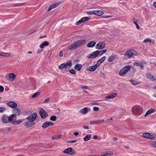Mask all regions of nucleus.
Masks as SVG:
<instances>
[{
	"instance_id": "a211bd4d",
	"label": "nucleus",
	"mask_w": 156,
	"mask_h": 156,
	"mask_svg": "<svg viewBox=\"0 0 156 156\" xmlns=\"http://www.w3.org/2000/svg\"><path fill=\"white\" fill-rule=\"evenodd\" d=\"M147 77L152 80H156V77L152 75L150 73H148L146 75Z\"/></svg>"
},
{
	"instance_id": "393cba45",
	"label": "nucleus",
	"mask_w": 156,
	"mask_h": 156,
	"mask_svg": "<svg viewBox=\"0 0 156 156\" xmlns=\"http://www.w3.org/2000/svg\"><path fill=\"white\" fill-rule=\"evenodd\" d=\"M155 111V110L153 109H150L145 114L144 116H147L151 114L152 113L154 112Z\"/></svg>"
},
{
	"instance_id": "4be33fe9",
	"label": "nucleus",
	"mask_w": 156,
	"mask_h": 156,
	"mask_svg": "<svg viewBox=\"0 0 156 156\" xmlns=\"http://www.w3.org/2000/svg\"><path fill=\"white\" fill-rule=\"evenodd\" d=\"M106 57L104 56L101 59L98 60L97 62V63L96 64L98 66H99L103 62L105 59Z\"/></svg>"
},
{
	"instance_id": "6e6552de",
	"label": "nucleus",
	"mask_w": 156,
	"mask_h": 156,
	"mask_svg": "<svg viewBox=\"0 0 156 156\" xmlns=\"http://www.w3.org/2000/svg\"><path fill=\"white\" fill-rule=\"evenodd\" d=\"M100 53V52L99 51H96L87 55V58L89 59L95 58L99 55Z\"/></svg>"
},
{
	"instance_id": "f8f14e48",
	"label": "nucleus",
	"mask_w": 156,
	"mask_h": 156,
	"mask_svg": "<svg viewBox=\"0 0 156 156\" xmlns=\"http://www.w3.org/2000/svg\"><path fill=\"white\" fill-rule=\"evenodd\" d=\"M39 113L41 118L42 119H44L48 116V113L43 108H41V110H40Z\"/></svg>"
},
{
	"instance_id": "09e8293b",
	"label": "nucleus",
	"mask_w": 156,
	"mask_h": 156,
	"mask_svg": "<svg viewBox=\"0 0 156 156\" xmlns=\"http://www.w3.org/2000/svg\"><path fill=\"white\" fill-rule=\"evenodd\" d=\"M82 23H83V22L81 19L76 23V25H79Z\"/></svg>"
},
{
	"instance_id": "f704fd0d",
	"label": "nucleus",
	"mask_w": 156,
	"mask_h": 156,
	"mask_svg": "<svg viewBox=\"0 0 156 156\" xmlns=\"http://www.w3.org/2000/svg\"><path fill=\"white\" fill-rule=\"evenodd\" d=\"M90 17H85L82 18L81 19L82 21L83 22L87 21L90 20Z\"/></svg>"
},
{
	"instance_id": "20e7f679",
	"label": "nucleus",
	"mask_w": 156,
	"mask_h": 156,
	"mask_svg": "<svg viewBox=\"0 0 156 156\" xmlns=\"http://www.w3.org/2000/svg\"><path fill=\"white\" fill-rule=\"evenodd\" d=\"M131 66H125L121 69L119 72V74L121 76H123L127 73V72L130 69Z\"/></svg>"
},
{
	"instance_id": "4468645a",
	"label": "nucleus",
	"mask_w": 156,
	"mask_h": 156,
	"mask_svg": "<svg viewBox=\"0 0 156 156\" xmlns=\"http://www.w3.org/2000/svg\"><path fill=\"white\" fill-rule=\"evenodd\" d=\"M53 125L54 123L51 122L50 121L46 122L43 124L42 127L43 129H46L49 126H53Z\"/></svg>"
},
{
	"instance_id": "0eeeda50",
	"label": "nucleus",
	"mask_w": 156,
	"mask_h": 156,
	"mask_svg": "<svg viewBox=\"0 0 156 156\" xmlns=\"http://www.w3.org/2000/svg\"><path fill=\"white\" fill-rule=\"evenodd\" d=\"M63 152L64 153L68 154L70 155H74L76 153V152L74 150H73L72 148L70 147H69L65 150L63 151Z\"/></svg>"
},
{
	"instance_id": "7c9ffc66",
	"label": "nucleus",
	"mask_w": 156,
	"mask_h": 156,
	"mask_svg": "<svg viewBox=\"0 0 156 156\" xmlns=\"http://www.w3.org/2000/svg\"><path fill=\"white\" fill-rule=\"evenodd\" d=\"M11 55V54L9 53H6L5 52H1L0 53V56H7L9 57Z\"/></svg>"
},
{
	"instance_id": "a878e982",
	"label": "nucleus",
	"mask_w": 156,
	"mask_h": 156,
	"mask_svg": "<svg viewBox=\"0 0 156 156\" xmlns=\"http://www.w3.org/2000/svg\"><path fill=\"white\" fill-rule=\"evenodd\" d=\"M49 42L48 41H45L43 42L40 45V47L41 48H42L44 46H48L49 45Z\"/></svg>"
},
{
	"instance_id": "e433bc0d",
	"label": "nucleus",
	"mask_w": 156,
	"mask_h": 156,
	"mask_svg": "<svg viewBox=\"0 0 156 156\" xmlns=\"http://www.w3.org/2000/svg\"><path fill=\"white\" fill-rule=\"evenodd\" d=\"M62 136V135H58L54 136L52 137V139L53 140L54 139H58L59 138H61Z\"/></svg>"
},
{
	"instance_id": "c85d7f7f",
	"label": "nucleus",
	"mask_w": 156,
	"mask_h": 156,
	"mask_svg": "<svg viewBox=\"0 0 156 156\" xmlns=\"http://www.w3.org/2000/svg\"><path fill=\"white\" fill-rule=\"evenodd\" d=\"M88 112V108L85 107L80 110V112L81 114H86Z\"/></svg>"
},
{
	"instance_id": "37998d69",
	"label": "nucleus",
	"mask_w": 156,
	"mask_h": 156,
	"mask_svg": "<svg viewBox=\"0 0 156 156\" xmlns=\"http://www.w3.org/2000/svg\"><path fill=\"white\" fill-rule=\"evenodd\" d=\"M64 68H65V64L64 63L62 64L58 67V68L60 69H62Z\"/></svg>"
},
{
	"instance_id": "338daca9",
	"label": "nucleus",
	"mask_w": 156,
	"mask_h": 156,
	"mask_svg": "<svg viewBox=\"0 0 156 156\" xmlns=\"http://www.w3.org/2000/svg\"><path fill=\"white\" fill-rule=\"evenodd\" d=\"M117 139V137H114L113 138V140L114 141H116Z\"/></svg>"
},
{
	"instance_id": "473e14b6",
	"label": "nucleus",
	"mask_w": 156,
	"mask_h": 156,
	"mask_svg": "<svg viewBox=\"0 0 156 156\" xmlns=\"http://www.w3.org/2000/svg\"><path fill=\"white\" fill-rule=\"evenodd\" d=\"M23 120H19L12 122L13 125H17L20 124L23 121Z\"/></svg>"
},
{
	"instance_id": "423d86ee",
	"label": "nucleus",
	"mask_w": 156,
	"mask_h": 156,
	"mask_svg": "<svg viewBox=\"0 0 156 156\" xmlns=\"http://www.w3.org/2000/svg\"><path fill=\"white\" fill-rule=\"evenodd\" d=\"M37 116V114L36 112H34L27 117L26 119L29 121L34 122Z\"/></svg>"
},
{
	"instance_id": "c756f323",
	"label": "nucleus",
	"mask_w": 156,
	"mask_h": 156,
	"mask_svg": "<svg viewBox=\"0 0 156 156\" xmlns=\"http://www.w3.org/2000/svg\"><path fill=\"white\" fill-rule=\"evenodd\" d=\"M134 65L135 66H138L140 67L142 69H143L144 68V65L141 63H139L138 62H135L134 63Z\"/></svg>"
},
{
	"instance_id": "603ef678",
	"label": "nucleus",
	"mask_w": 156,
	"mask_h": 156,
	"mask_svg": "<svg viewBox=\"0 0 156 156\" xmlns=\"http://www.w3.org/2000/svg\"><path fill=\"white\" fill-rule=\"evenodd\" d=\"M98 120H97L96 121H93L91 122H90V124H96V123H98Z\"/></svg>"
},
{
	"instance_id": "4c0bfd02",
	"label": "nucleus",
	"mask_w": 156,
	"mask_h": 156,
	"mask_svg": "<svg viewBox=\"0 0 156 156\" xmlns=\"http://www.w3.org/2000/svg\"><path fill=\"white\" fill-rule=\"evenodd\" d=\"M150 145L152 147H156V141H153L151 142Z\"/></svg>"
},
{
	"instance_id": "f03ea898",
	"label": "nucleus",
	"mask_w": 156,
	"mask_h": 156,
	"mask_svg": "<svg viewBox=\"0 0 156 156\" xmlns=\"http://www.w3.org/2000/svg\"><path fill=\"white\" fill-rule=\"evenodd\" d=\"M132 112L135 115H140L143 110V108L139 105H136L133 106L131 109Z\"/></svg>"
},
{
	"instance_id": "0e129e2a",
	"label": "nucleus",
	"mask_w": 156,
	"mask_h": 156,
	"mask_svg": "<svg viewBox=\"0 0 156 156\" xmlns=\"http://www.w3.org/2000/svg\"><path fill=\"white\" fill-rule=\"evenodd\" d=\"M97 138H98V136L97 135H95L93 136V139H97Z\"/></svg>"
},
{
	"instance_id": "f257e3e1",
	"label": "nucleus",
	"mask_w": 156,
	"mask_h": 156,
	"mask_svg": "<svg viewBox=\"0 0 156 156\" xmlns=\"http://www.w3.org/2000/svg\"><path fill=\"white\" fill-rule=\"evenodd\" d=\"M87 42L86 40H79L75 41L69 48L70 50H75L77 48L84 45Z\"/></svg>"
},
{
	"instance_id": "e2e57ef3",
	"label": "nucleus",
	"mask_w": 156,
	"mask_h": 156,
	"mask_svg": "<svg viewBox=\"0 0 156 156\" xmlns=\"http://www.w3.org/2000/svg\"><path fill=\"white\" fill-rule=\"evenodd\" d=\"M46 37V35H42L40 36V38H44Z\"/></svg>"
},
{
	"instance_id": "7ed1b4c3",
	"label": "nucleus",
	"mask_w": 156,
	"mask_h": 156,
	"mask_svg": "<svg viewBox=\"0 0 156 156\" xmlns=\"http://www.w3.org/2000/svg\"><path fill=\"white\" fill-rule=\"evenodd\" d=\"M137 54L136 51L133 49H131L126 51L124 55L127 57L129 58H132L133 56H136Z\"/></svg>"
},
{
	"instance_id": "2f4dec72",
	"label": "nucleus",
	"mask_w": 156,
	"mask_h": 156,
	"mask_svg": "<svg viewBox=\"0 0 156 156\" xmlns=\"http://www.w3.org/2000/svg\"><path fill=\"white\" fill-rule=\"evenodd\" d=\"M91 134H88L87 135L85 136L83 138V140L85 141H86L90 140L91 138Z\"/></svg>"
},
{
	"instance_id": "49530a36",
	"label": "nucleus",
	"mask_w": 156,
	"mask_h": 156,
	"mask_svg": "<svg viewBox=\"0 0 156 156\" xmlns=\"http://www.w3.org/2000/svg\"><path fill=\"white\" fill-rule=\"evenodd\" d=\"M4 90V87L0 85V93H2L3 92Z\"/></svg>"
},
{
	"instance_id": "79ce46f5",
	"label": "nucleus",
	"mask_w": 156,
	"mask_h": 156,
	"mask_svg": "<svg viewBox=\"0 0 156 156\" xmlns=\"http://www.w3.org/2000/svg\"><path fill=\"white\" fill-rule=\"evenodd\" d=\"M144 42H151V40L150 38H147L144 39L143 41Z\"/></svg>"
},
{
	"instance_id": "9b49d317",
	"label": "nucleus",
	"mask_w": 156,
	"mask_h": 156,
	"mask_svg": "<svg viewBox=\"0 0 156 156\" xmlns=\"http://www.w3.org/2000/svg\"><path fill=\"white\" fill-rule=\"evenodd\" d=\"M6 77L8 80L12 81L16 78V75L13 73H8L6 75Z\"/></svg>"
},
{
	"instance_id": "8fccbe9b",
	"label": "nucleus",
	"mask_w": 156,
	"mask_h": 156,
	"mask_svg": "<svg viewBox=\"0 0 156 156\" xmlns=\"http://www.w3.org/2000/svg\"><path fill=\"white\" fill-rule=\"evenodd\" d=\"M88 87L87 86H82L81 87V88L83 89H87Z\"/></svg>"
},
{
	"instance_id": "6e6d98bb",
	"label": "nucleus",
	"mask_w": 156,
	"mask_h": 156,
	"mask_svg": "<svg viewBox=\"0 0 156 156\" xmlns=\"http://www.w3.org/2000/svg\"><path fill=\"white\" fill-rule=\"evenodd\" d=\"M50 99V98H46L45 100L44 101V103H45L48 102L49 101Z\"/></svg>"
},
{
	"instance_id": "774afa93",
	"label": "nucleus",
	"mask_w": 156,
	"mask_h": 156,
	"mask_svg": "<svg viewBox=\"0 0 156 156\" xmlns=\"http://www.w3.org/2000/svg\"><path fill=\"white\" fill-rule=\"evenodd\" d=\"M106 156L105 153H102L101 155V156Z\"/></svg>"
},
{
	"instance_id": "aec40b11",
	"label": "nucleus",
	"mask_w": 156,
	"mask_h": 156,
	"mask_svg": "<svg viewBox=\"0 0 156 156\" xmlns=\"http://www.w3.org/2000/svg\"><path fill=\"white\" fill-rule=\"evenodd\" d=\"M82 67V65L81 64H77L76 65L74 66V69L76 70L79 71H80Z\"/></svg>"
},
{
	"instance_id": "cd10ccee",
	"label": "nucleus",
	"mask_w": 156,
	"mask_h": 156,
	"mask_svg": "<svg viewBox=\"0 0 156 156\" xmlns=\"http://www.w3.org/2000/svg\"><path fill=\"white\" fill-rule=\"evenodd\" d=\"M72 66V63L70 61H69L67 63L65 64V69H66L69 68L71 67Z\"/></svg>"
},
{
	"instance_id": "052dcab7",
	"label": "nucleus",
	"mask_w": 156,
	"mask_h": 156,
	"mask_svg": "<svg viewBox=\"0 0 156 156\" xmlns=\"http://www.w3.org/2000/svg\"><path fill=\"white\" fill-rule=\"evenodd\" d=\"M112 17V16H105L103 17V18H108Z\"/></svg>"
},
{
	"instance_id": "bf43d9fd",
	"label": "nucleus",
	"mask_w": 156,
	"mask_h": 156,
	"mask_svg": "<svg viewBox=\"0 0 156 156\" xmlns=\"http://www.w3.org/2000/svg\"><path fill=\"white\" fill-rule=\"evenodd\" d=\"M136 21H137L136 20L135 17L133 16V23L134 22H136Z\"/></svg>"
},
{
	"instance_id": "b1692460",
	"label": "nucleus",
	"mask_w": 156,
	"mask_h": 156,
	"mask_svg": "<svg viewBox=\"0 0 156 156\" xmlns=\"http://www.w3.org/2000/svg\"><path fill=\"white\" fill-rule=\"evenodd\" d=\"M35 123L34 122H30L29 121L26 123L25 125V126H27L28 127H30L34 125Z\"/></svg>"
},
{
	"instance_id": "39448f33",
	"label": "nucleus",
	"mask_w": 156,
	"mask_h": 156,
	"mask_svg": "<svg viewBox=\"0 0 156 156\" xmlns=\"http://www.w3.org/2000/svg\"><path fill=\"white\" fill-rule=\"evenodd\" d=\"M12 118L11 116L8 117L6 115H3L2 117V121L4 123H8L12 120Z\"/></svg>"
},
{
	"instance_id": "3c124183",
	"label": "nucleus",
	"mask_w": 156,
	"mask_h": 156,
	"mask_svg": "<svg viewBox=\"0 0 156 156\" xmlns=\"http://www.w3.org/2000/svg\"><path fill=\"white\" fill-rule=\"evenodd\" d=\"M93 110L95 111H98L99 110V108L97 107H93Z\"/></svg>"
},
{
	"instance_id": "680f3d73",
	"label": "nucleus",
	"mask_w": 156,
	"mask_h": 156,
	"mask_svg": "<svg viewBox=\"0 0 156 156\" xmlns=\"http://www.w3.org/2000/svg\"><path fill=\"white\" fill-rule=\"evenodd\" d=\"M83 128L84 129H89V127L88 126H83Z\"/></svg>"
},
{
	"instance_id": "72a5a7b5",
	"label": "nucleus",
	"mask_w": 156,
	"mask_h": 156,
	"mask_svg": "<svg viewBox=\"0 0 156 156\" xmlns=\"http://www.w3.org/2000/svg\"><path fill=\"white\" fill-rule=\"evenodd\" d=\"M130 80L131 83L133 84L134 85H136L138 84H140L141 83V82L140 81H137L132 80Z\"/></svg>"
},
{
	"instance_id": "ddd939ff",
	"label": "nucleus",
	"mask_w": 156,
	"mask_h": 156,
	"mask_svg": "<svg viewBox=\"0 0 156 156\" xmlns=\"http://www.w3.org/2000/svg\"><path fill=\"white\" fill-rule=\"evenodd\" d=\"M105 47V43L103 41H102L97 44L95 46V48L97 49H101L104 48Z\"/></svg>"
},
{
	"instance_id": "c9c22d12",
	"label": "nucleus",
	"mask_w": 156,
	"mask_h": 156,
	"mask_svg": "<svg viewBox=\"0 0 156 156\" xmlns=\"http://www.w3.org/2000/svg\"><path fill=\"white\" fill-rule=\"evenodd\" d=\"M104 153L106 156H109L113 154V152L110 151H106Z\"/></svg>"
},
{
	"instance_id": "5701e85b",
	"label": "nucleus",
	"mask_w": 156,
	"mask_h": 156,
	"mask_svg": "<svg viewBox=\"0 0 156 156\" xmlns=\"http://www.w3.org/2000/svg\"><path fill=\"white\" fill-rule=\"evenodd\" d=\"M117 95V94L116 93H112L107 96L105 98V99H110L113 98H115V96H116Z\"/></svg>"
},
{
	"instance_id": "412c9836",
	"label": "nucleus",
	"mask_w": 156,
	"mask_h": 156,
	"mask_svg": "<svg viewBox=\"0 0 156 156\" xmlns=\"http://www.w3.org/2000/svg\"><path fill=\"white\" fill-rule=\"evenodd\" d=\"M94 15L99 16H101L104 14V12L101 10H94Z\"/></svg>"
},
{
	"instance_id": "58836bf2",
	"label": "nucleus",
	"mask_w": 156,
	"mask_h": 156,
	"mask_svg": "<svg viewBox=\"0 0 156 156\" xmlns=\"http://www.w3.org/2000/svg\"><path fill=\"white\" fill-rule=\"evenodd\" d=\"M40 93L39 92H37L34 93L32 96V98H34L36 97L37 96H39Z\"/></svg>"
},
{
	"instance_id": "69168bd1",
	"label": "nucleus",
	"mask_w": 156,
	"mask_h": 156,
	"mask_svg": "<svg viewBox=\"0 0 156 156\" xmlns=\"http://www.w3.org/2000/svg\"><path fill=\"white\" fill-rule=\"evenodd\" d=\"M73 134L75 136H77L79 134V133L78 132H74Z\"/></svg>"
},
{
	"instance_id": "de8ad7c7",
	"label": "nucleus",
	"mask_w": 156,
	"mask_h": 156,
	"mask_svg": "<svg viewBox=\"0 0 156 156\" xmlns=\"http://www.w3.org/2000/svg\"><path fill=\"white\" fill-rule=\"evenodd\" d=\"M5 110V109L3 107H0V112H2L4 111Z\"/></svg>"
},
{
	"instance_id": "9d476101",
	"label": "nucleus",
	"mask_w": 156,
	"mask_h": 156,
	"mask_svg": "<svg viewBox=\"0 0 156 156\" xmlns=\"http://www.w3.org/2000/svg\"><path fill=\"white\" fill-rule=\"evenodd\" d=\"M13 114L11 115L13 119L16 116H19L20 114V111L19 109L16 108L12 110Z\"/></svg>"
},
{
	"instance_id": "6ab92c4d",
	"label": "nucleus",
	"mask_w": 156,
	"mask_h": 156,
	"mask_svg": "<svg viewBox=\"0 0 156 156\" xmlns=\"http://www.w3.org/2000/svg\"><path fill=\"white\" fill-rule=\"evenodd\" d=\"M96 43L94 41H91L87 44V46L88 48H93L96 44Z\"/></svg>"
},
{
	"instance_id": "5fc2aeb1",
	"label": "nucleus",
	"mask_w": 156,
	"mask_h": 156,
	"mask_svg": "<svg viewBox=\"0 0 156 156\" xmlns=\"http://www.w3.org/2000/svg\"><path fill=\"white\" fill-rule=\"evenodd\" d=\"M76 141H77V140H70V141H67V142H69L70 143H73L76 142Z\"/></svg>"
},
{
	"instance_id": "c03bdc74",
	"label": "nucleus",
	"mask_w": 156,
	"mask_h": 156,
	"mask_svg": "<svg viewBox=\"0 0 156 156\" xmlns=\"http://www.w3.org/2000/svg\"><path fill=\"white\" fill-rule=\"evenodd\" d=\"M107 51V50H104L100 51V53L99 55L100 56L102 55L103 54L105 53Z\"/></svg>"
},
{
	"instance_id": "ea45409f",
	"label": "nucleus",
	"mask_w": 156,
	"mask_h": 156,
	"mask_svg": "<svg viewBox=\"0 0 156 156\" xmlns=\"http://www.w3.org/2000/svg\"><path fill=\"white\" fill-rule=\"evenodd\" d=\"M50 119L51 121H55L56 120V117L55 116H52L50 117Z\"/></svg>"
},
{
	"instance_id": "f3484780",
	"label": "nucleus",
	"mask_w": 156,
	"mask_h": 156,
	"mask_svg": "<svg viewBox=\"0 0 156 156\" xmlns=\"http://www.w3.org/2000/svg\"><path fill=\"white\" fill-rule=\"evenodd\" d=\"M8 105L12 108H15L17 106L16 103L13 101H10L7 103Z\"/></svg>"
},
{
	"instance_id": "dca6fc26",
	"label": "nucleus",
	"mask_w": 156,
	"mask_h": 156,
	"mask_svg": "<svg viewBox=\"0 0 156 156\" xmlns=\"http://www.w3.org/2000/svg\"><path fill=\"white\" fill-rule=\"evenodd\" d=\"M61 3L60 2H56L55 3H54L53 4L49 6L48 9V11H50L51 9L54 8L56 7L57 6L59 5L60 4H61Z\"/></svg>"
},
{
	"instance_id": "13d9d810",
	"label": "nucleus",
	"mask_w": 156,
	"mask_h": 156,
	"mask_svg": "<svg viewBox=\"0 0 156 156\" xmlns=\"http://www.w3.org/2000/svg\"><path fill=\"white\" fill-rule=\"evenodd\" d=\"M98 123H100L101 122H105L104 120L103 119L102 120H98Z\"/></svg>"
},
{
	"instance_id": "864d4df0",
	"label": "nucleus",
	"mask_w": 156,
	"mask_h": 156,
	"mask_svg": "<svg viewBox=\"0 0 156 156\" xmlns=\"http://www.w3.org/2000/svg\"><path fill=\"white\" fill-rule=\"evenodd\" d=\"M59 55L61 57H62V56H63V53L62 51H59Z\"/></svg>"
},
{
	"instance_id": "1a4fd4ad",
	"label": "nucleus",
	"mask_w": 156,
	"mask_h": 156,
	"mask_svg": "<svg viewBox=\"0 0 156 156\" xmlns=\"http://www.w3.org/2000/svg\"><path fill=\"white\" fill-rule=\"evenodd\" d=\"M142 135L144 137L150 139H154L156 137L155 135H151V133H143Z\"/></svg>"
},
{
	"instance_id": "4d7b16f0",
	"label": "nucleus",
	"mask_w": 156,
	"mask_h": 156,
	"mask_svg": "<svg viewBox=\"0 0 156 156\" xmlns=\"http://www.w3.org/2000/svg\"><path fill=\"white\" fill-rule=\"evenodd\" d=\"M43 51V50L41 49H38L37 50V54L40 53H41V52H42Z\"/></svg>"
},
{
	"instance_id": "a18cd8bd",
	"label": "nucleus",
	"mask_w": 156,
	"mask_h": 156,
	"mask_svg": "<svg viewBox=\"0 0 156 156\" xmlns=\"http://www.w3.org/2000/svg\"><path fill=\"white\" fill-rule=\"evenodd\" d=\"M94 10L89 11L87 12V13L89 15H93L94 14Z\"/></svg>"
},
{
	"instance_id": "2eb2a0df",
	"label": "nucleus",
	"mask_w": 156,
	"mask_h": 156,
	"mask_svg": "<svg viewBox=\"0 0 156 156\" xmlns=\"http://www.w3.org/2000/svg\"><path fill=\"white\" fill-rule=\"evenodd\" d=\"M98 67V66L96 64L94 66H90L88 67L86 69V70L88 71H94L96 70Z\"/></svg>"
},
{
	"instance_id": "a19ab883",
	"label": "nucleus",
	"mask_w": 156,
	"mask_h": 156,
	"mask_svg": "<svg viewBox=\"0 0 156 156\" xmlns=\"http://www.w3.org/2000/svg\"><path fill=\"white\" fill-rule=\"evenodd\" d=\"M69 72L70 73L73 75L76 74V71L74 69H71L70 70H69Z\"/></svg>"
},
{
	"instance_id": "bb28decb",
	"label": "nucleus",
	"mask_w": 156,
	"mask_h": 156,
	"mask_svg": "<svg viewBox=\"0 0 156 156\" xmlns=\"http://www.w3.org/2000/svg\"><path fill=\"white\" fill-rule=\"evenodd\" d=\"M117 56L116 55H113L110 56L108 58V61L109 62H111L115 59Z\"/></svg>"
}]
</instances>
